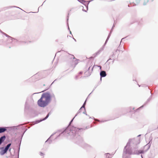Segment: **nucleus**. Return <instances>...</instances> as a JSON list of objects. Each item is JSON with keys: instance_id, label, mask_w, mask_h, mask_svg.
I'll list each match as a JSON object with an SVG mask.
<instances>
[{"instance_id": "1", "label": "nucleus", "mask_w": 158, "mask_h": 158, "mask_svg": "<svg viewBox=\"0 0 158 158\" xmlns=\"http://www.w3.org/2000/svg\"><path fill=\"white\" fill-rule=\"evenodd\" d=\"M92 127L91 126L90 127ZM90 128L89 126L86 127L85 128H76L75 127H73L72 129H69V127H67L63 131L61 132L58 136L56 138L59 137L60 136L61 134H62L66 136H70L71 139H75V137H76V143L78 144H80L81 143H82L83 142L82 138L80 135H78L77 133V131H79V130H83L88 129Z\"/></svg>"}, {"instance_id": "2", "label": "nucleus", "mask_w": 158, "mask_h": 158, "mask_svg": "<svg viewBox=\"0 0 158 158\" xmlns=\"http://www.w3.org/2000/svg\"><path fill=\"white\" fill-rule=\"evenodd\" d=\"M131 142H132L133 143L134 148L136 149L137 148V145L138 144H139L140 143L139 140L138 139H129L125 147L124 148L123 154V158H131L130 156H127L126 155L127 154H128L129 155L135 154V151L134 152H132L131 148H130V144Z\"/></svg>"}, {"instance_id": "3", "label": "nucleus", "mask_w": 158, "mask_h": 158, "mask_svg": "<svg viewBox=\"0 0 158 158\" xmlns=\"http://www.w3.org/2000/svg\"><path fill=\"white\" fill-rule=\"evenodd\" d=\"M52 98L55 99V96L53 94H51L49 92L43 93L37 101L38 105L41 107L47 106L51 102Z\"/></svg>"}, {"instance_id": "4", "label": "nucleus", "mask_w": 158, "mask_h": 158, "mask_svg": "<svg viewBox=\"0 0 158 158\" xmlns=\"http://www.w3.org/2000/svg\"><path fill=\"white\" fill-rule=\"evenodd\" d=\"M34 104V101L32 95L28 97L26 99L25 106L24 110H28L31 106Z\"/></svg>"}, {"instance_id": "5", "label": "nucleus", "mask_w": 158, "mask_h": 158, "mask_svg": "<svg viewBox=\"0 0 158 158\" xmlns=\"http://www.w3.org/2000/svg\"><path fill=\"white\" fill-rule=\"evenodd\" d=\"M11 145V143H9L7 144L5 147L0 148L1 150V155L2 156L6 153L7 151L10 148Z\"/></svg>"}, {"instance_id": "6", "label": "nucleus", "mask_w": 158, "mask_h": 158, "mask_svg": "<svg viewBox=\"0 0 158 158\" xmlns=\"http://www.w3.org/2000/svg\"><path fill=\"white\" fill-rule=\"evenodd\" d=\"M77 0L79 2L81 3L82 4H83L85 6V7H86V10H85V9H82V10L86 12L88 10V5L89 4V2L90 1H85L84 0Z\"/></svg>"}, {"instance_id": "7", "label": "nucleus", "mask_w": 158, "mask_h": 158, "mask_svg": "<svg viewBox=\"0 0 158 158\" xmlns=\"http://www.w3.org/2000/svg\"><path fill=\"white\" fill-rule=\"evenodd\" d=\"M149 141L148 143L144 146V148L145 151H148L150 148L152 143V138L150 137L149 138Z\"/></svg>"}, {"instance_id": "8", "label": "nucleus", "mask_w": 158, "mask_h": 158, "mask_svg": "<svg viewBox=\"0 0 158 158\" xmlns=\"http://www.w3.org/2000/svg\"><path fill=\"white\" fill-rule=\"evenodd\" d=\"M68 57L69 58H70V59L73 58L75 60L74 62H75V65H76L78 64V61L79 60L77 59L73 55L68 54Z\"/></svg>"}, {"instance_id": "9", "label": "nucleus", "mask_w": 158, "mask_h": 158, "mask_svg": "<svg viewBox=\"0 0 158 158\" xmlns=\"http://www.w3.org/2000/svg\"><path fill=\"white\" fill-rule=\"evenodd\" d=\"M100 81H101L102 77H105L106 76V72L105 71H101L100 73Z\"/></svg>"}, {"instance_id": "10", "label": "nucleus", "mask_w": 158, "mask_h": 158, "mask_svg": "<svg viewBox=\"0 0 158 158\" xmlns=\"http://www.w3.org/2000/svg\"><path fill=\"white\" fill-rule=\"evenodd\" d=\"M27 129L26 128L25 129V130L22 133V135L21 136V137H19V151L20 150V145H21V142L22 138H23V137L24 134L26 132V131H27Z\"/></svg>"}, {"instance_id": "11", "label": "nucleus", "mask_w": 158, "mask_h": 158, "mask_svg": "<svg viewBox=\"0 0 158 158\" xmlns=\"http://www.w3.org/2000/svg\"><path fill=\"white\" fill-rule=\"evenodd\" d=\"M3 34L6 37H8L9 38L10 40H11L12 41L11 42H14L15 43V42L18 41L17 39L13 38L12 37L9 36V35H7V34L4 33H3Z\"/></svg>"}, {"instance_id": "12", "label": "nucleus", "mask_w": 158, "mask_h": 158, "mask_svg": "<svg viewBox=\"0 0 158 158\" xmlns=\"http://www.w3.org/2000/svg\"><path fill=\"white\" fill-rule=\"evenodd\" d=\"M9 127H0V133H2L6 131L7 128Z\"/></svg>"}, {"instance_id": "13", "label": "nucleus", "mask_w": 158, "mask_h": 158, "mask_svg": "<svg viewBox=\"0 0 158 158\" xmlns=\"http://www.w3.org/2000/svg\"><path fill=\"white\" fill-rule=\"evenodd\" d=\"M86 100L85 101L82 106L81 107V108H80L79 110L77 112L75 115V116H76L79 113H80L81 110H82V108H84V109H85V105L86 104Z\"/></svg>"}, {"instance_id": "14", "label": "nucleus", "mask_w": 158, "mask_h": 158, "mask_svg": "<svg viewBox=\"0 0 158 158\" xmlns=\"http://www.w3.org/2000/svg\"><path fill=\"white\" fill-rule=\"evenodd\" d=\"M118 51H119V50H118V49H117L115 50V52H113V54L112 55H111L110 56V58L109 59V60H108V61L109 60H112V59H112V58H114V56H115V55H116V53Z\"/></svg>"}, {"instance_id": "15", "label": "nucleus", "mask_w": 158, "mask_h": 158, "mask_svg": "<svg viewBox=\"0 0 158 158\" xmlns=\"http://www.w3.org/2000/svg\"><path fill=\"white\" fill-rule=\"evenodd\" d=\"M94 66L91 69V72L87 71L85 72V74L87 76H89L91 75V74L92 72L93 71V69L94 67Z\"/></svg>"}, {"instance_id": "16", "label": "nucleus", "mask_w": 158, "mask_h": 158, "mask_svg": "<svg viewBox=\"0 0 158 158\" xmlns=\"http://www.w3.org/2000/svg\"><path fill=\"white\" fill-rule=\"evenodd\" d=\"M48 116H47V117H45L43 119H40V120H36L35 121V123H38L43 121L46 120L48 118Z\"/></svg>"}, {"instance_id": "17", "label": "nucleus", "mask_w": 158, "mask_h": 158, "mask_svg": "<svg viewBox=\"0 0 158 158\" xmlns=\"http://www.w3.org/2000/svg\"><path fill=\"white\" fill-rule=\"evenodd\" d=\"M6 136L4 135L0 137V143L2 144L5 140Z\"/></svg>"}, {"instance_id": "18", "label": "nucleus", "mask_w": 158, "mask_h": 158, "mask_svg": "<svg viewBox=\"0 0 158 158\" xmlns=\"http://www.w3.org/2000/svg\"><path fill=\"white\" fill-rule=\"evenodd\" d=\"M112 31H113V29H111V31H110V33L109 34V35H108L107 38V39L106 40V41L105 42V43H104V45H105L106 44V43H107L110 37V34H111V33Z\"/></svg>"}, {"instance_id": "19", "label": "nucleus", "mask_w": 158, "mask_h": 158, "mask_svg": "<svg viewBox=\"0 0 158 158\" xmlns=\"http://www.w3.org/2000/svg\"><path fill=\"white\" fill-rule=\"evenodd\" d=\"M53 135V134L51 136L49 137L48 139L45 141V143H46L47 142H48L49 143V144H51L52 143V140L50 139V138Z\"/></svg>"}, {"instance_id": "20", "label": "nucleus", "mask_w": 158, "mask_h": 158, "mask_svg": "<svg viewBox=\"0 0 158 158\" xmlns=\"http://www.w3.org/2000/svg\"><path fill=\"white\" fill-rule=\"evenodd\" d=\"M144 153V151L143 150H139L138 151H135V154L139 155L140 154H142Z\"/></svg>"}, {"instance_id": "21", "label": "nucleus", "mask_w": 158, "mask_h": 158, "mask_svg": "<svg viewBox=\"0 0 158 158\" xmlns=\"http://www.w3.org/2000/svg\"><path fill=\"white\" fill-rule=\"evenodd\" d=\"M21 125H22V124H20L19 125L17 126H13L10 127V128L11 129L17 130L18 129V127L19 126Z\"/></svg>"}, {"instance_id": "22", "label": "nucleus", "mask_w": 158, "mask_h": 158, "mask_svg": "<svg viewBox=\"0 0 158 158\" xmlns=\"http://www.w3.org/2000/svg\"><path fill=\"white\" fill-rule=\"evenodd\" d=\"M89 118H93L95 120V121H98L99 122H101V123H102V122H106V121H107V120H105V121H104V120H101V121H100V120H98V119H95V118L94 117H93V118H91V117H89Z\"/></svg>"}, {"instance_id": "23", "label": "nucleus", "mask_w": 158, "mask_h": 158, "mask_svg": "<svg viewBox=\"0 0 158 158\" xmlns=\"http://www.w3.org/2000/svg\"><path fill=\"white\" fill-rule=\"evenodd\" d=\"M19 42L21 43H24V44H28V41H19Z\"/></svg>"}, {"instance_id": "24", "label": "nucleus", "mask_w": 158, "mask_h": 158, "mask_svg": "<svg viewBox=\"0 0 158 158\" xmlns=\"http://www.w3.org/2000/svg\"><path fill=\"white\" fill-rule=\"evenodd\" d=\"M105 155L106 156V158H110L111 157H110V154L109 153H106L105 154Z\"/></svg>"}, {"instance_id": "25", "label": "nucleus", "mask_w": 158, "mask_h": 158, "mask_svg": "<svg viewBox=\"0 0 158 158\" xmlns=\"http://www.w3.org/2000/svg\"><path fill=\"white\" fill-rule=\"evenodd\" d=\"M155 153H156V154L158 153V147L156 148L155 149Z\"/></svg>"}, {"instance_id": "26", "label": "nucleus", "mask_w": 158, "mask_h": 158, "mask_svg": "<svg viewBox=\"0 0 158 158\" xmlns=\"http://www.w3.org/2000/svg\"><path fill=\"white\" fill-rule=\"evenodd\" d=\"M100 53V50H98L97 52L95 53V56H97L99 54V53Z\"/></svg>"}, {"instance_id": "27", "label": "nucleus", "mask_w": 158, "mask_h": 158, "mask_svg": "<svg viewBox=\"0 0 158 158\" xmlns=\"http://www.w3.org/2000/svg\"><path fill=\"white\" fill-rule=\"evenodd\" d=\"M75 117L76 116H75V117L71 120V121H70V122L69 123V125H71V124L73 122L74 119V118H75Z\"/></svg>"}, {"instance_id": "28", "label": "nucleus", "mask_w": 158, "mask_h": 158, "mask_svg": "<svg viewBox=\"0 0 158 158\" xmlns=\"http://www.w3.org/2000/svg\"><path fill=\"white\" fill-rule=\"evenodd\" d=\"M84 111L83 112V113L84 114H85V115H88L86 113V110H85V109H84Z\"/></svg>"}, {"instance_id": "29", "label": "nucleus", "mask_w": 158, "mask_h": 158, "mask_svg": "<svg viewBox=\"0 0 158 158\" xmlns=\"http://www.w3.org/2000/svg\"><path fill=\"white\" fill-rule=\"evenodd\" d=\"M105 45H104L102 47V48H100V49L99 50H100V52H101L102 51L103 49V48H104V47Z\"/></svg>"}, {"instance_id": "30", "label": "nucleus", "mask_w": 158, "mask_h": 158, "mask_svg": "<svg viewBox=\"0 0 158 158\" xmlns=\"http://www.w3.org/2000/svg\"><path fill=\"white\" fill-rule=\"evenodd\" d=\"M152 98V96H151L147 100V102H149Z\"/></svg>"}, {"instance_id": "31", "label": "nucleus", "mask_w": 158, "mask_h": 158, "mask_svg": "<svg viewBox=\"0 0 158 158\" xmlns=\"http://www.w3.org/2000/svg\"><path fill=\"white\" fill-rule=\"evenodd\" d=\"M68 20H69V16H67V22L68 21ZM67 25H68V26H69L68 23V22H67ZM68 29L69 30V27H68Z\"/></svg>"}, {"instance_id": "32", "label": "nucleus", "mask_w": 158, "mask_h": 158, "mask_svg": "<svg viewBox=\"0 0 158 158\" xmlns=\"http://www.w3.org/2000/svg\"><path fill=\"white\" fill-rule=\"evenodd\" d=\"M40 155L41 156H43L44 155V154L42 152H40Z\"/></svg>"}, {"instance_id": "33", "label": "nucleus", "mask_w": 158, "mask_h": 158, "mask_svg": "<svg viewBox=\"0 0 158 158\" xmlns=\"http://www.w3.org/2000/svg\"><path fill=\"white\" fill-rule=\"evenodd\" d=\"M50 114H51V113L50 112L49 113H48V114L47 115H46V117H47V116H48V117L49 116V115Z\"/></svg>"}, {"instance_id": "34", "label": "nucleus", "mask_w": 158, "mask_h": 158, "mask_svg": "<svg viewBox=\"0 0 158 158\" xmlns=\"http://www.w3.org/2000/svg\"><path fill=\"white\" fill-rule=\"evenodd\" d=\"M97 66L98 67H99L100 68V70H101V69H102V67L101 66H98H98Z\"/></svg>"}, {"instance_id": "35", "label": "nucleus", "mask_w": 158, "mask_h": 158, "mask_svg": "<svg viewBox=\"0 0 158 158\" xmlns=\"http://www.w3.org/2000/svg\"><path fill=\"white\" fill-rule=\"evenodd\" d=\"M115 26V25H114V24L112 27V29H113V28H114V27Z\"/></svg>"}, {"instance_id": "36", "label": "nucleus", "mask_w": 158, "mask_h": 158, "mask_svg": "<svg viewBox=\"0 0 158 158\" xmlns=\"http://www.w3.org/2000/svg\"><path fill=\"white\" fill-rule=\"evenodd\" d=\"M82 73H83L81 71V72H79V74H81Z\"/></svg>"}, {"instance_id": "37", "label": "nucleus", "mask_w": 158, "mask_h": 158, "mask_svg": "<svg viewBox=\"0 0 158 158\" xmlns=\"http://www.w3.org/2000/svg\"><path fill=\"white\" fill-rule=\"evenodd\" d=\"M19 150L18 151V158H19Z\"/></svg>"}, {"instance_id": "38", "label": "nucleus", "mask_w": 158, "mask_h": 158, "mask_svg": "<svg viewBox=\"0 0 158 158\" xmlns=\"http://www.w3.org/2000/svg\"><path fill=\"white\" fill-rule=\"evenodd\" d=\"M22 130H24L25 129V127H22Z\"/></svg>"}, {"instance_id": "39", "label": "nucleus", "mask_w": 158, "mask_h": 158, "mask_svg": "<svg viewBox=\"0 0 158 158\" xmlns=\"http://www.w3.org/2000/svg\"><path fill=\"white\" fill-rule=\"evenodd\" d=\"M75 78L76 79H78V76H76V77H75Z\"/></svg>"}, {"instance_id": "40", "label": "nucleus", "mask_w": 158, "mask_h": 158, "mask_svg": "<svg viewBox=\"0 0 158 158\" xmlns=\"http://www.w3.org/2000/svg\"><path fill=\"white\" fill-rule=\"evenodd\" d=\"M13 7H16V8H19L21 10H22L21 8H20L19 7H16V6H13Z\"/></svg>"}, {"instance_id": "41", "label": "nucleus", "mask_w": 158, "mask_h": 158, "mask_svg": "<svg viewBox=\"0 0 158 158\" xmlns=\"http://www.w3.org/2000/svg\"><path fill=\"white\" fill-rule=\"evenodd\" d=\"M143 106H141L140 107H139V108L137 109V110H138V109H139L140 108H141V107H143Z\"/></svg>"}, {"instance_id": "42", "label": "nucleus", "mask_w": 158, "mask_h": 158, "mask_svg": "<svg viewBox=\"0 0 158 158\" xmlns=\"http://www.w3.org/2000/svg\"><path fill=\"white\" fill-rule=\"evenodd\" d=\"M90 67H89L88 68V71H89V70L90 69Z\"/></svg>"}, {"instance_id": "43", "label": "nucleus", "mask_w": 158, "mask_h": 158, "mask_svg": "<svg viewBox=\"0 0 158 158\" xmlns=\"http://www.w3.org/2000/svg\"><path fill=\"white\" fill-rule=\"evenodd\" d=\"M113 61H112V62H113V63H114V60H114V58H113Z\"/></svg>"}, {"instance_id": "44", "label": "nucleus", "mask_w": 158, "mask_h": 158, "mask_svg": "<svg viewBox=\"0 0 158 158\" xmlns=\"http://www.w3.org/2000/svg\"><path fill=\"white\" fill-rule=\"evenodd\" d=\"M97 86L95 87L94 89L93 90V91L94 90V89L96 88Z\"/></svg>"}, {"instance_id": "45", "label": "nucleus", "mask_w": 158, "mask_h": 158, "mask_svg": "<svg viewBox=\"0 0 158 158\" xmlns=\"http://www.w3.org/2000/svg\"><path fill=\"white\" fill-rule=\"evenodd\" d=\"M73 39L75 41H76V40L75 39H74V38H73Z\"/></svg>"}, {"instance_id": "46", "label": "nucleus", "mask_w": 158, "mask_h": 158, "mask_svg": "<svg viewBox=\"0 0 158 158\" xmlns=\"http://www.w3.org/2000/svg\"><path fill=\"white\" fill-rule=\"evenodd\" d=\"M39 93H34L33 94H38Z\"/></svg>"}, {"instance_id": "47", "label": "nucleus", "mask_w": 158, "mask_h": 158, "mask_svg": "<svg viewBox=\"0 0 158 158\" xmlns=\"http://www.w3.org/2000/svg\"><path fill=\"white\" fill-rule=\"evenodd\" d=\"M141 135H139L137 136V137H139V136H141Z\"/></svg>"}, {"instance_id": "48", "label": "nucleus", "mask_w": 158, "mask_h": 158, "mask_svg": "<svg viewBox=\"0 0 158 158\" xmlns=\"http://www.w3.org/2000/svg\"><path fill=\"white\" fill-rule=\"evenodd\" d=\"M141 157L142 158H143L142 155H141Z\"/></svg>"}, {"instance_id": "49", "label": "nucleus", "mask_w": 158, "mask_h": 158, "mask_svg": "<svg viewBox=\"0 0 158 158\" xmlns=\"http://www.w3.org/2000/svg\"><path fill=\"white\" fill-rule=\"evenodd\" d=\"M70 31V34H72L71 32L70 31Z\"/></svg>"}, {"instance_id": "50", "label": "nucleus", "mask_w": 158, "mask_h": 158, "mask_svg": "<svg viewBox=\"0 0 158 158\" xmlns=\"http://www.w3.org/2000/svg\"><path fill=\"white\" fill-rule=\"evenodd\" d=\"M124 39V38H123L121 40H123Z\"/></svg>"}, {"instance_id": "51", "label": "nucleus", "mask_w": 158, "mask_h": 158, "mask_svg": "<svg viewBox=\"0 0 158 158\" xmlns=\"http://www.w3.org/2000/svg\"><path fill=\"white\" fill-rule=\"evenodd\" d=\"M56 80H55L53 82H52V84L53 83V82H54V81H55Z\"/></svg>"}, {"instance_id": "52", "label": "nucleus", "mask_w": 158, "mask_h": 158, "mask_svg": "<svg viewBox=\"0 0 158 158\" xmlns=\"http://www.w3.org/2000/svg\"><path fill=\"white\" fill-rule=\"evenodd\" d=\"M143 5H146V4L144 3H143Z\"/></svg>"}, {"instance_id": "53", "label": "nucleus", "mask_w": 158, "mask_h": 158, "mask_svg": "<svg viewBox=\"0 0 158 158\" xmlns=\"http://www.w3.org/2000/svg\"><path fill=\"white\" fill-rule=\"evenodd\" d=\"M40 8V7H38V10H39V8Z\"/></svg>"}, {"instance_id": "54", "label": "nucleus", "mask_w": 158, "mask_h": 158, "mask_svg": "<svg viewBox=\"0 0 158 158\" xmlns=\"http://www.w3.org/2000/svg\"><path fill=\"white\" fill-rule=\"evenodd\" d=\"M40 8V7H38V10H39V8Z\"/></svg>"}, {"instance_id": "55", "label": "nucleus", "mask_w": 158, "mask_h": 158, "mask_svg": "<svg viewBox=\"0 0 158 158\" xmlns=\"http://www.w3.org/2000/svg\"><path fill=\"white\" fill-rule=\"evenodd\" d=\"M40 8V7H38V10H39V8Z\"/></svg>"}, {"instance_id": "56", "label": "nucleus", "mask_w": 158, "mask_h": 158, "mask_svg": "<svg viewBox=\"0 0 158 158\" xmlns=\"http://www.w3.org/2000/svg\"><path fill=\"white\" fill-rule=\"evenodd\" d=\"M82 109L81 110V112H81V111H82Z\"/></svg>"}, {"instance_id": "57", "label": "nucleus", "mask_w": 158, "mask_h": 158, "mask_svg": "<svg viewBox=\"0 0 158 158\" xmlns=\"http://www.w3.org/2000/svg\"><path fill=\"white\" fill-rule=\"evenodd\" d=\"M82 109L81 110V112H81V111H82Z\"/></svg>"}, {"instance_id": "58", "label": "nucleus", "mask_w": 158, "mask_h": 158, "mask_svg": "<svg viewBox=\"0 0 158 158\" xmlns=\"http://www.w3.org/2000/svg\"><path fill=\"white\" fill-rule=\"evenodd\" d=\"M134 108H133V110H134Z\"/></svg>"}, {"instance_id": "59", "label": "nucleus", "mask_w": 158, "mask_h": 158, "mask_svg": "<svg viewBox=\"0 0 158 158\" xmlns=\"http://www.w3.org/2000/svg\"><path fill=\"white\" fill-rule=\"evenodd\" d=\"M63 51V50H61V51Z\"/></svg>"}, {"instance_id": "60", "label": "nucleus", "mask_w": 158, "mask_h": 158, "mask_svg": "<svg viewBox=\"0 0 158 158\" xmlns=\"http://www.w3.org/2000/svg\"><path fill=\"white\" fill-rule=\"evenodd\" d=\"M1 144V143H0V145Z\"/></svg>"}]
</instances>
